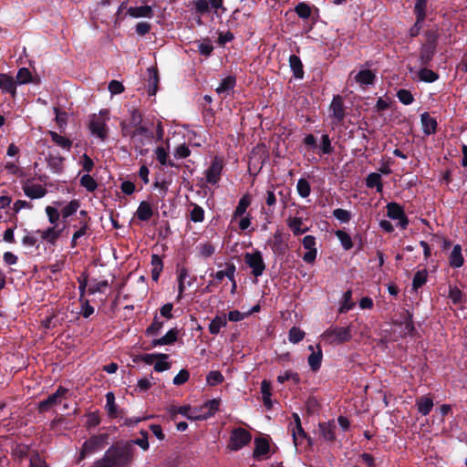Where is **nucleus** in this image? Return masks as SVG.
Here are the masks:
<instances>
[{"label":"nucleus","mask_w":467,"mask_h":467,"mask_svg":"<svg viewBox=\"0 0 467 467\" xmlns=\"http://www.w3.org/2000/svg\"><path fill=\"white\" fill-rule=\"evenodd\" d=\"M303 147L307 152H315L317 150L319 155H329L334 151L331 140L327 133L321 136L319 145H317V140L313 134H307L303 140Z\"/></svg>","instance_id":"obj_1"},{"label":"nucleus","mask_w":467,"mask_h":467,"mask_svg":"<svg viewBox=\"0 0 467 467\" xmlns=\"http://www.w3.org/2000/svg\"><path fill=\"white\" fill-rule=\"evenodd\" d=\"M130 460V454L123 449L110 448L104 457L97 461L92 467H121Z\"/></svg>","instance_id":"obj_2"},{"label":"nucleus","mask_w":467,"mask_h":467,"mask_svg":"<svg viewBox=\"0 0 467 467\" xmlns=\"http://www.w3.org/2000/svg\"><path fill=\"white\" fill-rule=\"evenodd\" d=\"M109 119V113L108 109H101L99 114L91 116L88 128L93 136L100 140H105L108 137L107 123Z\"/></svg>","instance_id":"obj_3"},{"label":"nucleus","mask_w":467,"mask_h":467,"mask_svg":"<svg viewBox=\"0 0 467 467\" xmlns=\"http://www.w3.org/2000/svg\"><path fill=\"white\" fill-rule=\"evenodd\" d=\"M321 337L328 344H341L349 341L352 336L349 327H331L324 331Z\"/></svg>","instance_id":"obj_4"},{"label":"nucleus","mask_w":467,"mask_h":467,"mask_svg":"<svg viewBox=\"0 0 467 467\" xmlns=\"http://www.w3.org/2000/svg\"><path fill=\"white\" fill-rule=\"evenodd\" d=\"M221 400L219 399H213L200 407L192 408V413L190 416L191 420H206L213 416L219 410Z\"/></svg>","instance_id":"obj_5"},{"label":"nucleus","mask_w":467,"mask_h":467,"mask_svg":"<svg viewBox=\"0 0 467 467\" xmlns=\"http://www.w3.org/2000/svg\"><path fill=\"white\" fill-rule=\"evenodd\" d=\"M244 263L251 268V273L254 277L261 276L265 270V263L260 251L246 253Z\"/></svg>","instance_id":"obj_6"},{"label":"nucleus","mask_w":467,"mask_h":467,"mask_svg":"<svg viewBox=\"0 0 467 467\" xmlns=\"http://www.w3.org/2000/svg\"><path fill=\"white\" fill-rule=\"evenodd\" d=\"M252 440V436L244 428H236L231 431L228 448L231 451H238L247 445Z\"/></svg>","instance_id":"obj_7"},{"label":"nucleus","mask_w":467,"mask_h":467,"mask_svg":"<svg viewBox=\"0 0 467 467\" xmlns=\"http://www.w3.org/2000/svg\"><path fill=\"white\" fill-rule=\"evenodd\" d=\"M305 220L306 219L299 211H297L295 215L287 217L286 225L294 236L302 235L309 231V227L304 223Z\"/></svg>","instance_id":"obj_8"},{"label":"nucleus","mask_w":467,"mask_h":467,"mask_svg":"<svg viewBox=\"0 0 467 467\" xmlns=\"http://www.w3.org/2000/svg\"><path fill=\"white\" fill-rule=\"evenodd\" d=\"M68 389L59 387L54 393L49 395L46 400L39 402L38 409L41 412L47 411L51 407L60 404L62 400L66 398Z\"/></svg>","instance_id":"obj_9"},{"label":"nucleus","mask_w":467,"mask_h":467,"mask_svg":"<svg viewBox=\"0 0 467 467\" xmlns=\"http://www.w3.org/2000/svg\"><path fill=\"white\" fill-rule=\"evenodd\" d=\"M387 215L392 220L398 221V226L405 229L409 224V220L401 206L396 202H389L387 204Z\"/></svg>","instance_id":"obj_10"},{"label":"nucleus","mask_w":467,"mask_h":467,"mask_svg":"<svg viewBox=\"0 0 467 467\" xmlns=\"http://www.w3.org/2000/svg\"><path fill=\"white\" fill-rule=\"evenodd\" d=\"M223 168V161L222 159L215 157L211 166L205 171V178L207 183L215 185L219 182Z\"/></svg>","instance_id":"obj_11"},{"label":"nucleus","mask_w":467,"mask_h":467,"mask_svg":"<svg viewBox=\"0 0 467 467\" xmlns=\"http://www.w3.org/2000/svg\"><path fill=\"white\" fill-rule=\"evenodd\" d=\"M302 245L306 250L302 257L304 262L307 264H313L316 261L317 255L316 237L313 235H306L302 239Z\"/></svg>","instance_id":"obj_12"},{"label":"nucleus","mask_w":467,"mask_h":467,"mask_svg":"<svg viewBox=\"0 0 467 467\" xmlns=\"http://www.w3.org/2000/svg\"><path fill=\"white\" fill-rule=\"evenodd\" d=\"M104 441V436L95 435L86 441L80 451V459H84L87 455L92 454L101 449Z\"/></svg>","instance_id":"obj_13"},{"label":"nucleus","mask_w":467,"mask_h":467,"mask_svg":"<svg viewBox=\"0 0 467 467\" xmlns=\"http://www.w3.org/2000/svg\"><path fill=\"white\" fill-rule=\"evenodd\" d=\"M395 325L400 328V337L411 336L414 331V324L412 320V314L409 311H404L400 321H395Z\"/></svg>","instance_id":"obj_14"},{"label":"nucleus","mask_w":467,"mask_h":467,"mask_svg":"<svg viewBox=\"0 0 467 467\" xmlns=\"http://www.w3.org/2000/svg\"><path fill=\"white\" fill-rule=\"evenodd\" d=\"M130 136L136 150L141 148L150 140V133L143 127H137Z\"/></svg>","instance_id":"obj_15"},{"label":"nucleus","mask_w":467,"mask_h":467,"mask_svg":"<svg viewBox=\"0 0 467 467\" xmlns=\"http://www.w3.org/2000/svg\"><path fill=\"white\" fill-rule=\"evenodd\" d=\"M330 112L333 118V124L338 125L343 121L345 118V109L339 96L333 98L330 104Z\"/></svg>","instance_id":"obj_16"},{"label":"nucleus","mask_w":467,"mask_h":467,"mask_svg":"<svg viewBox=\"0 0 467 467\" xmlns=\"http://www.w3.org/2000/svg\"><path fill=\"white\" fill-rule=\"evenodd\" d=\"M308 350L311 351V354L307 358V363L311 370L316 372L321 367L323 352L319 345H317L316 347L310 345L308 346Z\"/></svg>","instance_id":"obj_17"},{"label":"nucleus","mask_w":467,"mask_h":467,"mask_svg":"<svg viewBox=\"0 0 467 467\" xmlns=\"http://www.w3.org/2000/svg\"><path fill=\"white\" fill-rule=\"evenodd\" d=\"M63 229L64 227L58 228V225H51L46 230H38L36 233L40 234V237L43 241L50 244H55L61 235Z\"/></svg>","instance_id":"obj_18"},{"label":"nucleus","mask_w":467,"mask_h":467,"mask_svg":"<svg viewBox=\"0 0 467 467\" xmlns=\"http://www.w3.org/2000/svg\"><path fill=\"white\" fill-rule=\"evenodd\" d=\"M127 14L132 18H152L154 11L150 5L130 6Z\"/></svg>","instance_id":"obj_19"},{"label":"nucleus","mask_w":467,"mask_h":467,"mask_svg":"<svg viewBox=\"0 0 467 467\" xmlns=\"http://www.w3.org/2000/svg\"><path fill=\"white\" fill-rule=\"evenodd\" d=\"M294 425L292 426V437L295 447L297 448L298 444L301 443L302 440L306 437V434L302 428L300 417L297 413L293 414Z\"/></svg>","instance_id":"obj_20"},{"label":"nucleus","mask_w":467,"mask_h":467,"mask_svg":"<svg viewBox=\"0 0 467 467\" xmlns=\"http://www.w3.org/2000/svg\"><path fill=\"white\" fill-rule=\"evenodd\" d=\"M23 191L26 196L30 199H40L47 194V190L41 184L26 182L23 185Z\"/></svg>","instance_id":"obj_21"},{"label":"nucleus","mask_w":467,"mask_h":467,"mask_svg":"<svg viewBox=\"0 0 467 467\" xmlns=\"http://www.w3.org/2000/svg\"><path fill=\"white\" fill-rule=\"evenodd\" d=\"M354 78L358 85L365 88L367 86L373 85L376 79V75L372 70L364 68L358 72Z\"/></svg>","instance_id":"obj_22"},{"label":"nucleus","mask_w":467,"mask_h":467,"mask_svg":"<svg viewBox=\"0 0 467 467\" xmlns=\"http://www.w3.org/2000/svg\"><path fill=\"white\" fill-rule=\"evenodd\" d=\"M0 89L3 93H9L12 96L16 92V81L7 74H0Z\"/></svg>","instance_id":"obj_23"},{"label":"nucleus","mask_w":467,"mask_h":467,"mask_svg":"<svg viewBox=\"0 0 467 467\" xmlns=\"http://www.w3.org/2000/svg\"><path fill=\"white\" fill-rule=\"evenodd\" d=\"M235 83L236 80L234 77L228 76L224 78L220 85L216 88L217 94L223 98L229 96L235 87Z\"/></svg>","instance_id":"obj_24"},{"label":"nucleus","mask_w":467,"mask_h":467,"mask_svg":"<svg viewBox=\"0 0 467 467\" xmlns=\"http://www.w3.org/2000/svg\"><path fill=\"white\" fill-rule=\"evenodd\" d=\"M420 122L422 126V131L425 135L429 136L435 133L437 129V120L428 112H424L420 115Z\"/></svg>","instance_id":"obj_25"},{"label":"nucleus","mask_w":467,"mask_h":467,"mask_svg":"<svg viewBox=\"0 0 467 467\" xmlns=\"http://www.w3.org/2000/svg\"><path fill=\"white\" fill-rule=\"evenodd\" d=\"M190 277L189 272L186 268L182 267L178 272V296L177 300L182 297V294L187 286L192 285V281L187 280Z\"/></svg>","instance_id":"obj_26"},{"label":"nucleus","mask_w":467,"mask_h":467,"mask_svg":"<svg viewBox=\"0 0 467 467\" xmlns=\"http://www.w3.org/2000/svg\"><path fill=\"white\" fill-rule=\"evenodd\" d=\"M177 328H171L164 336L151 341V347L165 346L173 344L178 338Z\"/></svg>","instance_id":"obj_27"},{"label":"nucleus","mask_w":467,"mask_h":467,"mask_svg":"<svg viewBox=\"0 0 467 467\" xmlns=\"http://www.w3.org/2000/svg\"><path fill=\"white\" fill-rule=\"evenodd\" d=\"M449 263L452 268H460L464 263V259L462 254V246L455 244L450 254Z\"/></svg>","instance_id":"obj_28"},{"label":"nucleus","mask_w":467,"mask_h":467,"mask_svg":"<svg viewBox=\"0 0 467 467\" xmlns=\"http://www.w3.org/2000/svg\"><path fill=\"white\" fill-rule=\"evenodd\" d=\"M320 434L324 440L333 441L336 439L335 429L336 426L333 422H322L318 425Z\"/></svg>","instance_id":"obj_29"},{"label":"nucleus","mask_w":467,"mask_h":467,"mask_svg":"<svg viewBox=\"0 0 467 467\" xmlns=\"http://www.w3.org/2000/svg\"><path fill=\"white\" fill-rule=\"evenodd\" d=\"M65 159L57 154H50L47 158V165L54 173H61L64 168Z\"/></svg>","instance_id":"obj_30"},{"label":"nucleus","mask_w":467,"mask_h":467,"mask_svg":"<svg viewBox=\"0 0 467 467\" xmlns=\"http://www.w3.org/2000/svg\"><path fill=\"white\" fill-rule=\"evenodd\" d=\"M416 406L419 413L426 416L431 411L433 408V401L430 397L422 396L417 399Z\"/></svg>","instance_id":"obj_31"},{"label":"nucleus","mask_w":467,"mask_h":467,"mask_svg":"<svg viewBox=\"0 0 467 467\" xmlns=\"http://www.w3.org/2000/svg\"><path fill=\"white\" fill-rule=\"evenodd\" d=\"M251 204V198L248 194H244L238 202V204L233 213V220L244 216L246 210Z\"/></svg>","instance_id":"obj_32"},{"label":"nucleus","mask_w":467,"mask_h":467,"mask_svg":"<svg viewBox=\"0 0 467 467\" xmlns=\"http://www.w3.org/2000/svg\"><path fill=\"white\" fill-rule=\"evenodd\" d=\"M105 409L109 417L117 418L119 416L118 405L115 402V396L113 392H108L106 394V406Z\"/></svg>","instance_id":"obj_33"},{"label":"nucleus","mask_w":467,"mask_h":467,"mask_svg":"<svg viewBox=\"0 0 467 467\" xmlns=\"http://www.w3.org/2000/svg\"><path fill=\"white\" fill-rule=\"evenodd\" d=\"M366 185L368 188H375L377 192H382L383 183L381 175L378 172H371L366 178Z\"/></svg>","instance_id":"obj_34"},{"label":"nucleus","mask_w":467,"mask_h":467,"mask_svg":"<svg viewBox=\"0 0 467 467\" xmlns=\"http://www.w3.org/2000/svg\"><path fill=\"white\" fill-rule=\"evenodd\" d=\"M153 214L150 204L147 202H141L136 211V216L140 221H148Z\"/></svg>","instance_id":"obj_35"},{"label":"nucleus","mask_w":467,"mask_h":467,"mask_svg":"<svg viewBox=\"0 0 467 467\" xmlns=\"http://www.w3.org/2000/svg\"><path fill=\"white\" fill-rule=\"evenodd\" d=\"M355 306V303L352 301V291L348 290L346 291L341 299H340V306H339V313H347L349 310H351Z\"/></svg>","instance_id":"obj_36"},{"label":"nucleus","mask_w":467,"mask_h":467,"mask_svg":"<svg viewBox=\"0 0 467 467\" xmlns=\"http://www.w3.org/2000/svg\"><path fill=\"white\" fill-rule=\"evenodd\" d=\"M289 65L294 73L295 78H302L304 76L303 65L301 59L296 55L289 57Z\"/></svg>","instance_id":"obj_37"},{"label":"nucleus","mask_w":467,"mask_h":467,"mask_svg":"<svg viewBox=\"0 0 467 467\" xmlns=\"http://www.w3.org/2000/svg\"><path fill=\"white\" fill-rule=\"evenodd\" d=\"M227 320L224 316H216L209 324V331L213 335H217L221 328L226 327Z\"/></svg>","instance_id":"obj_38"},{"label":"nucleus","mask_w":467,"mask_h":467,"mask_svg":"<svg viewBox=\"0 0 467 467\" xmlns=\"http://www.w3.org/2000/svg\"><path fill=\"white\" fill-rule=\"evenodd\" d=\"M261 394H262L264 405L267 409H270L272 407L271 383L268 380H266V379H264L261 382Z\"/></svg>","instance_id":"obj_39"},{"label":"nucleus","mask_w":467,"mask_h":467,"mask_svg":"<svg viewBox=\"0 0 467 467\" xmlns=\"http://www.w3.org/2000/svg\"><path fill=\"white\" fill-rule=\"evenodd\" d=\"M151 278L158 281L160 275L163 269V263L161 258L157 254L151 255Z\"/></svg>","instance_id":"obj_40"},{"label":"nucleus","mask_w":467,"mask_h":467,"mask_svg":"<svg viewBox=\"0 0 467 467\" xmlns=\"http://www.w3.org/2000/svg\"><path fill=\"white\" fill-rule=\"evenodd\" d=\"M269 451V443L265 439H255L254 450L253 455L254 458H259L267 454Z\"/></svg>","instance_id":"obj_41"},{"label":"nucleus","mask_w":467,"mask_h":467,"mask_svg":"<svg viewBox=\"0 0 467 467\" xmlns=\"http://www.w3.org/2000/svg\"><path fill=\"white\" fill-rule=\"evenodd\" d=\"M272 250L275 254H282L285 250L283 234L280 230H276L273 235Z\"/></svg>","instance_id":"obj_42"},{"label":"nucleus","mask_w":467,"mask_h":467,"mask_svg":"<svg viewBox=\"0 0 467 467\" xmlns=\"http://www.w3.org/2000/svg\"><path fill=\"white\" fill-rule=\"evenodd\" d=\"M49 134H50L52 140L58 147L62 148L63 150H66L67 151L70 150L71 146H72V141L69 139H67L62 135H59L56 131H49Z\"/></svg>","instance_id":"obj_43"},{"label":"nucleus","mask_w":467,"mask_h":467,"mask_svg":"<svg viewBox=\"0 0 467 467\" xmlns=\"http://www.w3.org/2000/svg\"><path fill=\"white\" fill-rule=\"evenodd\" d=\"M415 73L419 80L427 83H432L436 81L439 78L437 73L426 67L420 68L419 71H416Z\"/></svg>","instance_id":"obj_44"},{"label":"nucleus","mask_w":467,"mask_h":467,"mask_svg":"<svg viewBox=\"0 0 467 467\" xmlns=\"http://www.w3.org/2000/svg\"><path fill=\"white\" fill-rule=\"evenodd\" d=\"M149 80H148V94L149 96H154L157 92V86H158V75L157 72L152 69L149 68Z\"/></svg>","instance_id":"obj_45"},{"label":"nucleus","mask_w":467,"mask_h":467,"mask_svg":"<svg viewBox=\"0 0 467 467\" xmlns=\"http://www.w3.org/2000/svg\"><path fill=\"white\" fill-rule=\"evenodd\" d=\"M336 236L340 242L343 249L348 251L353 247V243L350 235L343 230H337L335 232Z\"/></svg>","instance_id":"obj_46"},{"label":"nucleus","mask_w":467,"mask_h":467,"mask_svg":"<svg viewBox=\"0 0 467 467\" xmlns=\"http://www.w3.org/2000/svg\"><path fill=\"white\" fill-rule=\"evenodd\" d=\"M109 287V282L107 280L103 281H94L88 285V293L91 295H95L97 293L105 294Z\"/></svg>","instance_id":"obj_47"},{"label":"nucleus","mask_w":467,"mask_h":467,"mask_svg":"<svg viewBox=\"0 0 467 467\" xmlns=\"http://www.w3.org/2000/svg\"><path fill=\"white\" fill-rule=\"evenodd\" d=\"M79 183L89 192H94L98 188L97 182L88 173H86L80 177Z\"/></svg>","instance_id":"obj_48"},{"label":"nucleus","mask_w":467,"mask_h":467,"mask_svg":"<svg viewBox=\"0 0 467 467\" xmlns=\"http://www.w3.org/2000/svg\"><path fill=\"white\" fill-rule=\"evenodd\" d=\"M196 44L198 51L202 56L209 57L212 54L213 46L210 39L206 38L201 41H196Z\"/></svg>","instance_id":"obj_49"},{"label":"nucleus","mask_w":467,"mask_h":467,"mask_svg":"<svg viewBox=\"0 0 467 467\" xmlns=\"http://www.w3.org/2000/svg\"><path fill=\"white\" fill-rule=\"evenodd\" d=\"M428 272L425 269L419 270L413 277L412 287L414 290H418L427 282Z\"/></svg>","instance_id":"obj_50"},{"label":"nucleus","mask_w":467,"mask_h":467,"mask_svg":"<svg viewBox=\"0 0 467 467\" xmlns=\"http://www.w3.org/2000/svg\"><path fill=\"white\" fill-rule=\"evenodd\" d=\"M78 208L79 202L78 200H72L71 202H69L65 207H63L61 211V215L63 219H67L69 216L76 213Z\"/></svg>","instance_id":"obj_51"},{"label":"nucleus","mask_w":467,"mask_h":467,"mask_svg":"<svg viewBox=\"0 0 467 467\" xmlns=\"http://www.w3.org/2000/svg\"><path fill=\"white\" fill-rule=\"evenodd\" d=\"M287 380H291L295 384H298L300 382V377L297 372H295L293 370H286L277 377V381L281 384Z\"/></svg>","instance_id":"obj_52"},{"label":"nucleus","mask_w":467,"mask_h":467,"mask_svg":"<svg viewBox=\"0 0 467 467\" xmlns=\"http://www.w3.org/2000/svg\"><path fill=\"white\" fill-rule=\"evenodd\" d=\"M296 190H297V192L298 194L302 197V198H306L310 195V192H311V188H310V184L309 182L304 179V178H301L297 181V183H296Z\"/></svg>","instance_id":"obj_53"},{"label":"nucleus","mask_w":467,"mask_h":467,"mask_svg":"<svg viewBox=\"0 0 467 467\" xmlns=\"http://www.w3.org/2000/svg\"><path fill=\"white\" fill-rule=\"evenodd\" d=\"M305 335V332L299 327H293L289 329L288 340L293 344H297L304 339Z\"/></svg>","instance_id":"obj_54"},{"label":"nucleus","mask_w":467,"mask_h":467,"mask_svg":"<svg viewBox=\"0 0 467 467\" xmlns=\"http://www.w3.org/2000/svg\"><path fill=\"white\" fill-rule=\"evenodd\" d=\"M428 0H416L414 5V13L419 16L420 20H425Z\"/></svg>","instance_id":"obj_55"},{"label":"nucleus","mask_w":467,"mask_h":467,"mask_svg":"<svg viewBox=\"0 0 467 467\" xmlns=\"http://www.w3.org/2000/svg\"><path fill=\"white\" fill-rule=\"evenodd\" d=\"M171 416L181 414L190 420V416L192 413L191 406H171L169 410Z\"/></svg>","instance_id":"obj_56"},{"label":"nucleus","mask_w":467,"mask_h":467,"mask_svg":"<svg viewBox=\"0 0 467 467\" xmlns=\"http://www.w3.org/2000/svg\"><path fill=\"white\" fill-rule=\"evenodd\" d=\"M168 358L167 354H159L157 358L159 360L154 364V370L157 372L168 370L171 367L170 363L167 361Z\"/></svg>","instance_id":"obj_57"},{"label":"nucleus","mask_w":467,"mask_h":467,"mask_svg":"<svg viewBox=\"0 0 467 467\" xmlns=\"http://www.w3.org/2000/svg\"><path fill=\"white\" fill-rule=\"evenodd\" d=\"M333 216L342 223H347L351 220L352 214L349 211L341 208L333 211Z\"/></svg>","instance_id":"obj_58"},{"label":"nucleus","mask_w":467,"mask_h":467,"mask_svg":"<svg viewBox=\"0 0 467 467\" xmlns=\"http://www.w3.org/2000/svg\"><path fill=\"white\" fill-rule=\"evenodd\" d=\"M223 374L218 370H212L206 377V382L210 386H216L223 381Z\"/></svg>","instance_id":"obj_59"},{"label":"nucleus","mask_w":467,"mask_h":467,"mask_svg":"<svg viewBox=\"0 0 467 467\" xmlns=\"http://www.w3.org/2000/svg\"><path fill=\"white\" fill-rule=\"evenodd\" d=\"M198 250L201 256L208 258L213 254L215 247L210 243H201L198 244Z\"/></svg>","instance_id":"obj_60"},{"label":"nucleus","mask_w":467,"mask_h":467,"mask_svg":"<svg viewBox=\"0 0 467 467\" xmlns=\"http://www.w3.org/2000/svg\"><path fill=\"white\" fill-rule=\"evenodd\" d=\"M448 296L454 305H458L462 302V292L456 285H450Z\"/></svg>","instance_id":"obj_61"},{"label":"nucleus","mask_w":467,"mask_h":467,"mask_svg":"<svg viewBox=\"0 0 467 467\" xmlns=\"http://www.w3.org/2000/svg\"><path fill=\"white\" fill-rule=\"evenodd\" d=\"M45 211H46V213L47 215L48 222L50 223V224L51 225H58L57 223H58L59 216H60L58 210L52 206H47Z\"/></svg>","instance_id":"obj_62"},{"label":"nucleus","mask_w":467,"mask_h":467,"mask_svg":"<svg viewBox=\"0 0 467 467\" xmlns=\"http://www.w3.org/2000/svg\"><path fill=\"white\" fill-rule=\"evenodd\" d=\"M190 217L194 223H202L204 220V210L201 206L194 204L190 213Z\"/></svg>","instance_id":"obj_63"},{"label":"nucleus","mask_w":467,"mask_h":467,"mask_svg":"<svg viewBox=\"0 0 467 467\" xmlns=\"http://www.w3.org/2000/svg\"><path fill=\"white\" fill-rule=\"evenodd\" d=\"M31 81V72L26 67H21L16 75V82L20 85L27 84Z\"/></svg>","instance_id":"obj_64"}]
</instances>
